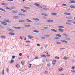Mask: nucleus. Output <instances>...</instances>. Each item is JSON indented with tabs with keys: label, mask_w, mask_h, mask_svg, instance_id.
I'll list each match as a JSON object with an SVG mask.
<instances>
[{
	"label": "nucleus",
	"mask_w": 75,
	"mask_h": 75,
	"mask_svg": "<svg viewBox=\"0 0 75 75\" xmlns=\"http://www.w3.org/2000/svg\"><path fill=\"white\" fill-rule=\"evenodd\" d=\"M19 23H25L26 21L24 20H21L19 21Z\"/></svg>",
	"instance_id": "1"
},
{
	"label": "nucleus",
	"mask_w": 75,
	"mask_h": 75,
	"mask_svg": "<svg viewBox=\"0 0 75 75\" xmlns=\"http://www.w3.org/2000/svg\"><path fill=\"white\" fill-rule=\"evenodd\" d=\"M4 21H5V22H6V23H11V21L8 20H6V19H4Z\"/></svg>",
	"instance_id": "2"
},
{
	"label": "nucleus",
	"mask_w": 75,
	"mask_h": 75,
	"mask_svg": "<svg viewBox=\"0 0 75 75\" xmlns=\"http://www.w3.org/2000/svg\"><path fill=\"white\" fill-rule=\"evenodd\" d=\"M33 19L34 20H35V21H39L40 20V19H39L38 18H33Z\"/></svg>",
	"instance_id": "3"
},
{
	"label": "nucleus",
	"mask_w": 75,
	"mask_h": 75,
	"mask_svg": "<svg viewBox=\"0 0 75 75\" xmlns=\"http://www.w3.org/2000/svg\"><path fill=\"white\" fill-rule=\"evenodd\" d=\"M2 6H7V5H8V4L7 3H2L1 4Z\"/></svg>",
	"instance_id": "4"
},
{
	"label": "nucleus",
	"mask_w": 75,
	"mask_h": 75,
	"mask_svg": "<svg viewBox=\"0 0 75 75\" xmlns=\"http://www.w3.org/2000/svg\"><path fill=\"white\" fill-rule=\"evenodd\" d=\"M1 24L3 25H7V23L5 22H2Z\"/></svg>",
	"instance_id": "5"
},
{
	"label": "nucleus",
	"mask_w": 75,
	"mask_h": 75,
	"mask_svg": "<svg viewBox=\"0 0 75 75\" xmlns=\"http://www.w3.org/2000/svg\"><path fill=\"white\" fill-rule=\"evenodd\" d=\"M47 22H53V20L50 19H48L46 20Z\"/></svg>",
	"instance_id": "6"
},
{
	"label": "nucleus",
	"mask_w": 75,
	"mask_h": 75,
	"mask_svg": "<svg viewBox=\"0 0 75 75\" xmlns=\"http://www.w3.org/2000/svg\"><path fill=\"white\" fill-rule=\"evenodd\" d=\"M21 11H23V12H25V13H27V11L26 10H24L23 9H21Z\"/></svg>",
	"instance_id": "7"
},
{
	"label": "nucleus",
	"mask_w": 75,
	"mask_h": 75,
	"mask_svg": "<svg viewBox=\"0 0 75 75\" xmlns=\"http://www.w3.org/2000/svg\"><path fill=\"white\" fill-rule=\"evenodd\" d=\"M64 14H65V15H67V16H69L70 15V13H64Z\"/></svg>",
	"instance_id": "8"
},
{
	"label": "nucleus",
	"mask_w": 75,
	"mask_h": 75,
	"mask_svg": "<svg viewBox=\"0 0 75 75\" xmlns=\"http://www.w3.org/2000/svg\"><path fill=\"white\" fill-rule=\"evenodd\" d=\"M51 31H53L54 32H55V33H56V32H57V31L55 29H51Z\"/></svg>",
	"instance_id": "9"
},
{
	"label": "nucleus",
	"mask_w": 75,
	"mask_h": 75,
	"mask_svg": "<svg viewBox=\"0 0 75 75\" xmlns=\"http://www.w3.org/2000/svg\"><path fill=\"white\" fill-rule=\"evenodd\" d=\"M9 35H15V33L10 32L9 33Z\"/></svg>",
	"instance_id": "10"
},
{
	"label": "nucleus",
	"mask_w": 75,
	"mask_h": 75,
	"mask_svg": "<svg viewBox=\"0 0 75 75\" xmlns=\"http://www.w3.org/2000/svg\"><path fill=\"white\" fill-rule=\"evenodd\" d=\"M28 37L30 39H32V38H33V36H31L30 35H29L28 36Z\"/></svg>",
	"instance_id": "11"
},
{
	"label": "nucleus",
	"mask_w": 75,
	"mask_h": 75,
	"mask_svg": "<svg viewBox=\"0 0 75 75\" xmlns=\"http://www.w3.org/2000/svg\"><path fill=\"white\" fill-rule=\"evenodd\" d=\"M26 21L29 23H32V21L28 19H26Z\"/></svg>",
	"instance_id": "12"
},
{
	"label": "nucleus",
	"mask_w": 75,
	"mask_h": 75,
	"mask_svg": "<svg viewBox=\"0 0 75 75\" xmlns=\"http://www.w3.org/2000/svg\"><path fill=\"white\" fill-rule=\"evenodd\" d=\"M57 13H51V15H53V16H55V15H57Z\"/></svg>",
	"instance_id": "13"
},
{
	"label": "nucleus",
	"mask_w": 75,
	"mask_h": 75,
	"mask_svg": "<svg viewBox=\"0 0 75 75\" xmlns=\"http://www.w3.org/2000/svg\"><path fill=\"white\" fill-rule=\"evenodd\" d=\"M56 61H57L56 60H54L52 61V64L53 65H55V62H56Z\"/></svg>",
	"instance_id": "14"
},
{
	"label": "nucleus",
	"mask_w": 75,
	"mask_h": 75,
	"mask_svg": "<svg viewBox=\"0 0 75 75\" xmlns=\"http://www.w3.org/2000/svg\"><path fill=\"white\" fill-rule=\"evenodd\" d=\"M13 18H17V19L19 18V17L16 16H13Z\"/></svg>",
	"instance_id": "15"
},
{
	"label": "nucleus",
	"mask_w": 75,
	"mask_h": 75,
	"mask_svg": "<svg viewBox=\"0 0 75 75\" xmlns=\"http://www.w3.org/2000/svg\"><path fill=\"white\" fill-rule=\"evenodd\" d=\"M35 6H37V7H39V6H40V4H37V3H35L34 4Z\"/></svg>",
	"instance_id": "16"
},
{
	"label": "nucleus",
	"mask_w": 75,
	"mask_h": 75,
	"mask_svg": "<svg viewBox=\"0 0 75 75\" xmlns=\"http://www.w3.org/2000/svg\"><path fill=\"white\" fill-rule=\"evenodd\" d=\"M66 24L67 25H72V24L69 22H66Z\"/></svg>",
	"instance_id": "17"
},
{
	"label": "nucleus",
	"mask_w": 75,
	"mask_h": 75,
	"mask_svg": "<svg viewBox=\"0 0 75 75\" xmlns=\"http://www.w3.org/2000/svg\"><path fill=\"white\" fill-rule=\"evenodd\" d=\"M33 32H34V33H40V32L36 30L33 31Z\"/></svg>",
	"instance_id": "18"
},
{
	"label": "nucleus",
	"mask_w": 75,
	"mask_h": 75,
	"mask_svg": "<svg viewBox=\"0 0 75 75\" xmlns=\"http://www.w3.org/2000/svg\"><path fill=\"white\" fill-rule=\"evenodd\" d=\"M56 35L59 37H61V35L59 34H56Z\"/></svg>",
	"instance_id": "19"
},
{
	"label": "nucleus",
	"mask_w": 75,
	"mask_h": 75,
	"mask_svg": "<svg viewBox=\"0 0 75 75\" xmlns=\"http://www.w3.org/2000/svg\"><path fill=\"white\" fill-rule=\"evenodd\" d=\"M1 74L3 75H4V69L3 71H2Z\"/></svg>",
	"instance_id": "20"
},
{
	"label": "nucleus",
	"mask_w": 75,
	"mask_h": 75,
	"mask_svg": "<svg viewBox=\"0 0 75 75\" xmlns=\"http://www.w3.org/2000/svg\"><path fill=\"white\" fill-rule=\"evenodd\" d=\"M59 28H64V27L62 26H59L58 27Z\"/></svg>",
	"instance_id": "21"
},
{
	"label": "nucleus",
	"mask_w": 75,
	"mask_h": 75,
	"mask_svg": "<svg viewBox=\"0 0 75 75\" xmlns=\"http://www.w3.org/2000/svg\"><path fill=\"white\" fill-rule=\"evenodd\" d=\"M0 10H1V11H4V12H6V11L5 10L1 8H0Z\"/></svg>",
	"instance_id": "22"
},
{
	"label": "nucleus",
	"mask_w": 75,
	"mask_h": 75,
	"mask_svg": "<svg viewBox=\"0 0 75 75\" xmlns=\"http://www.w3.org/2000/svg\"><path fill=\"white\" fill-rule=\"evenodd\" d=\"M70 7L71 8H75V6H73L72 5L71 6H70Z\"/></svg>",
	"instance_id": "23"
},
{
	"label": "nucleus",
	"mask_w": 75,
	"mask_h": 75,
	"mask_svg": "<svg viewBox=\"0 0 75 75\" xmlns=\"http://www.w3.org/2000/svg\"><path fill=\"white\" fill-rule=\"evenodd\" d=\"M61 41L62 42H65V43H67V41L65 40H62Z\"/></svg>",
	"instance_id": "24"
},
{
	"label": "nucleus",
	"mask_w": 75,
	"mask_h": 75,
	"mask_svg": "<svg viewBox=\"0 0 75 75\" xmlns=\"http://www.w3.org/2000/svg\"><path fill=\"white\" fill-rule=\"evenodd\" d=\"M30 26V25H25V27H29Z\"/></svg>",
	"instance_id": "25"
},
{
	"label": "nucleus",
	"mask_w": 75,
	"mask_h": 75,
	"mask_svg": "<svg viewBox=\"0 0 75 75\" xmlns=\"http://www.w3.org/2000/svg\"><path fill=\"white\" fill-rule=\"evenodd\" d=\"M63 59H65V60H67V59H69V58H68L66 57H65Z\"/></svg>",
	"instance_id": "26"
},
{
	"label": "nucleus",
	"mask_w": 75,
	"mask_h": 75,
	"mask_svg": "<svg viewBox=\"0 0 75 75\" xmlns=\"http://www.w3.org/2000/svg\"><path fill=\"white\" fill-rule=\"evenodd\" d=\"M63 69V68H62L61 69L60 68H59V69L58 70L59 71V72H61V71H62Z\"/></svg>",
	"instance_id": "27"
},
{
	"label": "nucleus",
	"mask_w": 75,
	"mask_h": 75,
	"mask_svg": "<svg viewBox=\"0 0 75 75\" xmlns=\"http://www.w3.org/2000/svg\"><path fill=\"white\" fill-rule=\"evenodd\" d=\"M8 31H10L11 32H14V31L13 30L11 29H10L9 30H8Z\"/></svg>",
	"instance_id": "28"
},
{
	"label": "nucleus",
	"mask_w": 75,
	"mask_h": 75,
	"mask_svg": "<svg viewBox=\"0 0 75 75\" xmlns=\"http://www.w3.org/2000/svg\"><path fill=\"white\" fill-rule=\"evenodd\" d=\"M14 62V61L13 59L11 60L10 64H13Z\"/></svg>",
	"instance_id": "29"
},
{
	"label": "nucleus",
	"mask_w": 75,
	"mask_h": 75,
	"mask_svg": "<svg viewBox=\"0 0 75 75\" xmlns=\"http://www.w3.org/2000/svg\"><path fill=\"white\" fill-rule=\"evenodd\" d=\"M45 37H47V38H48V37H50V36L48 35H45Z\"/></svg>",
	"instance_id": "30"
},
{
	"label": "nucleus",
	"mask_w": 75,
	"mask_h": 75,
	"mask_svg": "<svg viewBox=\"0 0 75 75\" xmlns=\"http://www.w3.org/2000/svg\"><path fill=\"white\" fill-rule=\"evenodd\" d=\"M43 10H45V11H47V10H48V9L47 8H43Z\"/></svg>",
	"instance_id": "31"
},
{
	"label": "nucleus",
	"mask_w": 75,
	"mask_h": 75,
	"mask_svg": "<svg viewBox=\"0 0 75 75\" xmlns=\"http://www.w3.org/2000/svg\"><path fill=\"white\" fill-rule=\"evenodd\" d=\"M42 14L43 16H48V15L45 13H42Z\"/></svg>",
	"instance_id": "32"
},
{
	"label": "nucleus",
	"mask_w": 75,
	"mask_h": 75,
	"mask_svg": "<svg viewBox=\"0 0 75 75\" xmlns=\"http://www.w3.org/2000/svg\"><path fill=\"white\" fill-rule=\"evenodd\" d=\"M59 31L60 32H63V31H64V30H63L60 29H59Z\"/></svg>",
	"instance_id": "33"
},
{
	"label": "nucleus",
	"mask_w": 75,
	"mask_h": 75,
	"mask_svg": "<svg viewBox=\"0 0 75 75\" xmlns=\"http://www.w3.org/2000/svg\"><path fill=\"white\" fill-rule=\"evenodd\" d=\"M15 28H16V29H21V28L20 27H15Z\"/></svg>",
	"instance_id": "34"
},
{
	"label": "nucleus",
	"mask_w": 75,
	"mask_h": 75,
	"mask_svg": "<svg viewBox=\"0 0 75 75\" xmlns=\"http://www.w3.org/2000/svg\"><path fill=\"white\" fill-rule=\"evenodd\" d=\"M16 68H19L20 67V64H17L16 66Z\"/></svg>",
	"instance_id": "35"
},
{
	"label": "nucleus",
	"mask_w": 75,
	"mask_h": 75,
	"mask_svg": "<svg viewBox=\"0 0 75 75\" xmlns=\"http://www.w3.org/2000/svg\"><path fill=\"white\" fill-rule=\"evenodd\" d=\"M1 38H4L5 39H6V37L5 36H1Z\"/></svg>",
	"instance_id": "36"
},
{
	"label": "nucleus",
	"mask_w": 75,
	"mask_h": 75,
	"mask_svg": "<svg viewBox=\"0 0 75 75\" xmlns=\"http://www.w3.org/2000/svg\"><path fill=\"white\" fill-rule=\"evenodd\" d=\"M63 35H64V36H65V37H68V35H67V34H66L65 33L63 34Z\"/></svg>",
	"instance_id": "37"
},
{
	"label": "nucleus",
	"mask_w": 75,
	"mask_h": 75,
	"mask_svg": "<svg viewBox=\"0 0 75 75\" xmlns=\"http://www.w3.org/2000/svg\"><path fill=\"white\" fill-rule=\"evenodd\" d=\"M24 61H22V62H21V64L23 65L24 64Z\"/></svg>",
	"instance_id": "38"
},
{
	"label": "nucleus",
	"mask_w": 75,
	"mask_h": 75,
	"mask_svg": "<svg viewBox=\"0 0 75 75\" xmlns=\"http://www.w3.org/2000/svg\"><path fill=\"white\" fill-rule=\"evenodd\" d=\"M62 6H63V7H65V6H67V4H62Z\"/></svg>",
	"instance_id": "39"
},
{
	"label": "nucleus",
	"mask_w": 75,
	"mask_h": 75,
	"mask_svg": "<svg viewBox=\"0 0 75 75\" xmlns=\"http://www.w3.org/2000/svg\"><path fill=\"white\" fill-rule=\"evenodd\" d=\"M71 3H75V1H71L70 2Z\"/></svg>",
	"instance_id": "40"
},
{
	"label": "nucleus",
	"mask_w": 75,
	"mask_h": 75,
	"mask_svg": "<svg viewBox=\"0 0 75 75\" xmlns=\"http://www.w3.org/2000/svg\"><path fill=\"white\" fill-rule=\"evenodd\" d=\"M47 66H48V67H50L51 65V64H50V63H48L47 64Z\"/></svg>",
	"instance_id": "41"
},
{
	"label": "nucleus",
	"mask_w": 75,
	"mask_h": 75,
	"mask_svg": "<svg viewBox=\"0 0 75 75\" xmlns=\"http://www.w3.org/2000/svg\"><path fill=\"white\" fill-rule=\"evenodd\" d=\"M55 59H59V57H56L55 58Z\"/></svg>",
	"instance_id": "42"
},
{
	"label": "nucleus",
	"mask_w": 75,
	"mask_h": 75,
	"mask_svg": "<svg viewBox=\"0 0 75 75\" xmlns=\"http://www.w3.org/2000/svg\"><path fill=\"white\" fill-rule=\"evenodd\" d=\"M41 56L42 57H45H45H46V56H45V55H41Z\"/></svg>",
	"instance_id": "43"
},
{
	"label": "nucleus",
	"mask_w": 75,
	"mask_h": 75,
	"mask_svg": "<svg viewBox=\"0 0 75 75\" xmlns=\"http://www.w3.org/2000/svg\"><path fill=\"white\" fill-rule=\"evenodd\" d=\"M57 44H61V42H57Z\"/></svg>",
	"instance_id": "44"
},
{
	"label": "nucleus",
	"mask_w": 75,
	"mask_h": 75,
	"mask_svg": "<svg viewBox=\"0 0 75 75\" xmlns=\"http://www.w3.org/2000/svg\"><path fill=\"white\" fill-rule=\"evenodd\" d=\"M71 71L72 72H73V73H75V71L74 70H71Z\"/></svg>",
	"instance_id": "45"
},
{
	"label": "nucleus",
	"mask_w": 75,
	"mask_h": 75,
	"mask_svg": "<svg viewBox=\"0 0 75 75\" xmlns=\"http://www.w3.org/2000/svg\"><path fill=\"white\" fill-rule=\"evenodd\" d=\"M13 13H17V12L14 11H13Z\"/></svg>",
	"instance_id": "46"
},
{
	"label": "nucleus",
	"mask_w": 75,
	"mask_h": 75,
	"mask_svg": "<svg viewBox=\"0 0 75 75\" xmlns=\"http://www.w3.org/2000/svg\"><path fill=\"white\" fill-rule=\"evenodd\" d=\"M54 39H55V40H58L59 39V38H58V37L55 38Z\"/></svg>",
	"instance_id": "47"
},
{
	"label": "nucleus",
	"mask_w": 75,
	"mask_h": 75,
	"mask_svg": "<svg viewBox=\"0 0 75 75\" xmlns=\"http://www.w3.org/2000/svg\"><path fill=\"white\" fill-rule=\"evenodd\" d=\"M66 9H67V10H68L69 11H70V10H71V9L69 8H67Z\"/></svg>",
	"instance_id": "48"
},
{
	"label": "nucleus",
	"mask_w": 75,
	"mask_h": 75,
	"mask_svg": "<svg viewBox=\"0 0 75 75\" xmlns=\"http://www.w3.org/2000/svg\"><path fill=\"white\" fill-rule=\"evenodd\" d=\"M29 68H31V64H29Z\"/></svg>",
	"instance_id": "49"
},
{
	"label": "nucleus",
	"mask_w": 75,
	"mask_h": 75,
	"mask_svg": "<svg viewBox=\"0 0 75 75\" xmlns=\"http://www.w3.org/2000/svg\"><path fill=\"white\" fill-rule=\"evenodd\" d=\"M68 18L69 19H71V18H72V17L70 16Z\"/></svg>",
	"instance_id": "50"
},
{
	"label": "nucleus",
	"mask_w": 75,
	"mask_h": 75,
	"mask_svg": "<svg viewBox=\"0 0 75 75\" xmlns=\"http://www.w3.org/2000/svg\"><path fill=\"white\" fill-rule=\"evenodd\" d=\"M66 38L67 40H71V39L70 38Z\"/></svg>",
	"instance_id": "51"
},
{
	"label": "nucleus",
	"mask_w": 75,
	"mask_h": 75,
	"mask_svg": "<svg viewBox=\"0 0 75 75\" xmlns=\"http://www.w3.org/2000/svg\"><path fill=\"white\" fill-rule=\"evenodd\" d=\"M8 71H9V70H8V69H6V71L7 73H8Z\"/></svg>",
	"instance_id": "52"
},
{
	"label": "nucleus",
	"mask_w": 75,
	"mask_h": 75,
	"mask_svg": "<svg viewBox=\"0 0 75 75\" xmlns=\"http://www.w3.org/2000/svg\"><path fill=\"white\" fill-rule=\"evenodd\" d=\"M45 74H48V71H45Z\"/></svg>",
	"instance_id": "53"
},
{
	"label": "nucleus",
	"mask_w": 75,
	"mask_h": 75,
	"mask_svg": "<svg viewBox=\"0 0 75 75\" xmlns=\"http://www.w3.org/2000/svg\"><path fill=\"white\" fill-rule=\"evenodd\" d=\"M26 9H28V10H30V8L27 7L26 8Z\"/></svg>",
	"instance_id": "54"
},
{
	"label": "nucleus",
	"mask_w": 75,
	"mask_h": 75,
	"mask_svg": "<svg viewBox=\"0 0 75 75\" xmlns=\"http://www.w3.org/2000/svg\"><path fill=\"white\" fill-rule=\"evenodd\" d=\"M38 57H35V59H38Z\"/></svg>",
	"instance_id": "55"
},
{
	"label": "nucleus",
	"mask_w": 75,
	"mask_h": 75,
	"mask_svg": "<svg viewBox=\"0 0 75 75\" xmlns=\"http://www.w3.org/2000/svg\"><path fill=\"white\" fill-rule=\"evenodd\" d=\"M15 58V56H12V59H14Z\"/></svg>",
	"instance_id": "56"
},
{
	"label": "nucleus",
	"mask_w": 75,
	"mask_h": 75,
	"mask_svg": "<svg viewBox=\"0 0 75 75\" xmlns=\"http://www.w3.org/2000/svg\"><path fill=\"white\" fill-rule=\"evenodd\" d=\"M0 28H4V27H3L1 25H0Z\"/></svg>",
	"instance_id": "57"
},
{
	"label": "nucleus",
	"mask_w": 75,
	"mask_h": 75,
	"mask_svg": "<svg viewBox=\"0 0 75 75\" xmlns=\"http://www.w3.org/2000/svg\"><path fill=\"white\" fill-rule=\"evenodd\" d=\"M19 56H22V53H20L19 54Z\"/></svg>",
	"instance_id": "58"
},
{
	"label": "nucleus",
	"mask_w": 75,
	"mask_h": 75,
	"mask_svg": "<svg viewBox=\"0 0 75 75\" xmlns=\"http://www.w3.org/2000/svg\"><path fill=\"white\" fill-rule=\"evenodd\" d=\"M18 15H20L21 16H23V14L22 13H18Z\"/></svg>",
	"instance_id": "59"
},
{
	"label": "nucleus",
	"mask_w": 75,
	"mask_h": 75,
	"mask_svg": "<svg viewBox=\"0 0 75 75\" xmlns=\"http://www.w3.org/2000/svg\"><path fill=\"white\" fill-rule=\"evenodd\" d=\"M67 21H72L71 20H68Z\"/></svg>",
	"instance_id": "60"
},
{
	"label": "nucleus",
	"mask_w": 75,
	"mask_h": 75,
	"mask_svg": "<svg viewBox=\"0 0 75 75\" xmlns=\"http://www.w3.org/2000/svg\"><path fill=\"white\" fill-rule=\"evenodd\" d=\"M46 55V56H47V57H50V55L49 54H47Z\"/></svg>",
	"instance_id": "61"
},
{
	"label": "nucleus",
	"mask_w": 75,
	"mask_h": 75,
	"mask_svg": "<svg viewBox=\"0 0 75 75\" xmlns=\"http://www.w3.org/2000/svg\"><path fill=\"white\" fill-rule=\"evenodd\" d=\"M44 29H48V28H47V27H44Z\"/></svg>",
	"instance_id": "62"
},
{
	"label": "nucleus",
	"mask_w": 75,
	"mask_h": 75,
	"mask_svg": "<svg viewBox=\"0 0 75 75\" xmlns=\"http://www.w3.org/2000/svg\"><path fill=\"white\" fill-rule=\"evenodd\" d=\"M37 46H40V44H37Z\"/></svg>",
	"instance_id": "63"
},
{
	"label": "nucleus",
	"mask_w": 75,
	"mask_h": 75,
	"mask_svg": "<svg viewBox=\"0 0 75 75\" xmlns=\"http://www.w3.org/2000/svg\"><path fill=\"white\" fill-rule=\"evenodd\" d=\"M74 68H75V67H74V66H73V67H72V69H74Z\"/></svg>",
	"instance_id": "64"
}]
</instances>
